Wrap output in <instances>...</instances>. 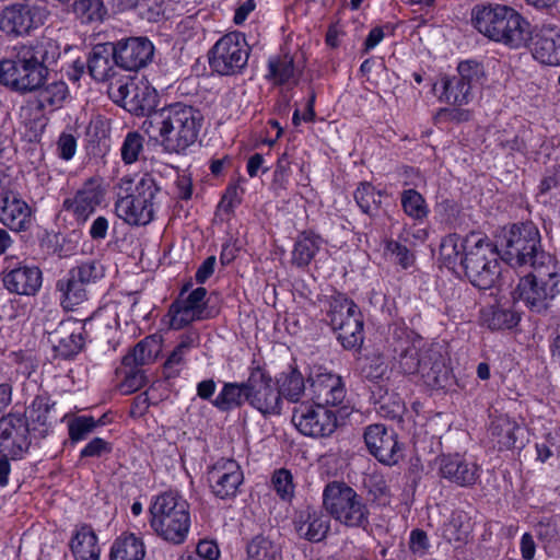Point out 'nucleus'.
I'll return each instance as SVG.
<instances>
[{
    "instance_id": "obj_1",
    "label": "nucleus",
    "mask_w": 560,
    "mask_h": 560,
    "mask_svg": "<svg viewBox=\"0 0 560 560\" xmlns=\"http://www.w3.org/2000/svg\"><path fill=\"white\" fill-rule=\"evenodd\" d=\"M499 253L483 234L471 232L465 236L446 235L440 245L442 264L456 275L464 273L477 288H491L499 273Z\"/></svg>"
},
{
    "instance_id": "obj_2",
    "label": "nucleus",
    "mask_w": 560,
    "mask_h": 560,
    "mask_svg": "<svg viewBox=\"0 0 560 560\" xmlns=\"http://www.w3.org/2000/svg\"><path fill=\"white\" fill-rule=\"evenodd\" d=\"M201 122L199 110L175 103L150 114L142 122V130L164 152L182 154L196 143Z\"/></svg>"
},
{
    "instance_id": "obj_3",
    "label": "nucleus",
    "mask_w": 560,
    "mask_h": 560,
    "mask_svg": "<svg viewBox=\"0 0 560 560\" xmlns=\"http://www.w3.org/2000/svg\"><path fill=\"white\" fill-rule=\"evenodd\" d=\"M471 24L485 37L511 48H521L530 38L529 23L512 7L500 3L477 4Z\"/></svg>"
},
{
    "instance_id": "obj_4",
    "label": "nucleus",
    "mask_w": 560,
    "mask_h": 560,
    "mask_svg": "<svg viewBox=\"0 0 560 560\" xmlns=\"http://www.w3.org/2000/svg\"><path fill=\"white\" fill-rule=\"evenodd\" d=\"M560 295V265L548 253L538 254L532 271L522 277L514 290V298L534 313L546 312Z\"/></svg>"
},
{
    "instance_id": "obj_5",
    "label": "nucleus",
    "mask_w": 560,
    "mask_h": 560,
    "mask_svg": "<svg viewBox=\"0 0 560 560\" xmlns=\"http://www.w3.org/2000/svg\"><path fill=\"white\" fill-rule=\"evenodd\" d=\"M149 514L150 526L161 539L173 545L185 542L191 516L189 503L180 494L166 491L153 497Z\"/></svg>"
},
{
    "instance_id": "obj_6",
    "label": "nucleus",
    "mask_w": 560,
    "mask_h": 560,
    "mask_svg": "<svg viewBox=\"0 0 560 560\" xmlns=\"http://www.w3.org/2000/svg\"><path fill=\"white\" fill-rule=\"evenodd\" d=\"M52 61H55L54 55L51 58L45 55L40 62L31 48L24 47L14 58L0 61V83L21 93L35 91L44 83L47 75L44 62Z\"/></svg>"
},
{
    "instance_id": "obj_7",
    "label": "nucleus",
    "mask_w": 560,
    "mask_h": 560,
    "mask_svg": "<svg viewBox=\"0 0 560 560\" xmlns=\"http://www.w3.org/2000/svg\"><path fill=\"white\" fill-rule=\"evenodd\" d=\"M323 504L331 517L345 526L364 527L369 524L365 500L343 482H330L325 487Z\"/></svg>"
},
{
    "instance_id": "obj_8",
    "label": "nucleus",
    "mask_w": 560,
    "mask_h": 560,
    "mask_svg": "<svg viewBox=\"0 0 560 560\" xmlns=\"http://www.w3.org/2000/svg\"><path fill=\"white\" fill-rule=\"evenodd\" d=\"M159 191L155 179L143 174L135 184L131 194L117 199L116 215L129 225H147L154 218Z\"/></svg>"
},
{
    "instance_id": "obj_9",
    "label": "nucleus",
    "mask_w": 560,
    "mask_h": 560,
    "mask_svg": "<svg viewBox=\"0 0 560 560\" xmlns=\"http://www.w3.org/2000/svg\"><path fill=\"white\" fill-rule=\"evenodd\" d=\"M540 235L537 228L532 223L513 224L504 228L499 236V248L506 262L511 266H523L533 262L538 254Z\"/></svg>"
},
{
    "instance_id": "obj_10",
    "label": "nucleus",
    "mask_w": 560,
    "mask_h": 560,
    "mask_svg": "<svg viewBox=\"0 0 560 560\" xmlns=\"http://www.w3.org/2000/svg\"><path fill=\"white\" fill-rule=\"evenodd\" d=\"M330 325L346 349H355L363 342V318L358 305L338 294L332 298L329 310Z\"/></svg>"
},
{
    "instance_id": "obj_11",
    "label": "nucleus",
    "mask_w": 560,
    "mask_h": 560,
    "mask_svg": "<svg viewBox=\"0 0 560 560\" xmlns=\"http://www.w3.org/2000/svg\"><path fill=\"white\" fill-rule=\"evenodd\" d=\"M249 46L241 32H230L217 40L209 54L211 69L221 75L240 73L247 65Z\"/></svg>"
},
{
    "instance_id": "obj_12",
    "label": "nucleus",
    "mask_w": 560,
    "mask_h": 560,
    "mask_svg": "<svg viewBox=\"0 0 560 560\" xmlns=\"http://www.w3.org/2000/svg\"><path fill=\"white\" fill-rule=\"evenodd\" d=\"M109 94L129 113L147 117L154 112L159 101L156 90L144 77L119 80L109 86Z\"/></svg>"
},
{
    "instance_id": "obj_13",
    "label": "nucleus",
    "mask_w": 560,
    "mask_h": 560,
    "mask_svg": "<svg viewBox=\"0 0 560 560\" xmlns=\"http://www.w3.org/2000/svg\"><path fill=\"white\" fill-rule=\"evenodd\" d=\"M51 13L50 2L7 5L0 12V31L11 37L27 35L42 26Z\"/></svg>"
},
{
    "instance_id": "obj_14",
    "label": "nucleus",
    "mask_w": 560,
    "mask_h": 560,
    "mask_svg": "<svg viewBox=\"0 0 560 560\" xmlns=\"http://www.w3.org/2000/svg\"><path fill=\"white\" fill-rule=\"evenodd\" d=\"M292 423L296 430L310 438H328L338 428L335 410L318 402H301L294 407Z\"/></svg>"
},
{
    "instance_id": "obj_15",
    "label": "nucleus",
    "mask_w": 560,
    "mask_h": 560,
    "mask_svg": "<svg viewBox=\"0 0 560 560\" xmlns=\"http://www.w3.org/2000/svg\"><path fill=\"white\" fill-rule=\"evenodd\" d=\"M247 402L264 417L281 415L283 400L271 375L260 366L249 371L246 381Z\"/></svg>"
},
{
    "instance_id": "obj_16",
    "label": "nucleus",
    "mask_w": 560,
    "mask_h": 560,
    "mask_svg": "<svg viewBox=\"0 0 560 560\" xmlns=\"http://www.w3.org/2000/svg\"><path fill=\"white\" fill-rule=\"evenodd\" d=\"M32 432L24 419L18 412H10L0 420V453L3 457L18 459L30 447Z\"/></svg>"
},
{
    "instance_id": "obj_17",
    "label": "nucleus",
    "mask_w": 560,
    "mask_h": 560,
    "mask_svg": "<svg viewBox=\"0 0 560 560\" xmlns=\"http://www.w3.org/2000/svg\"><path fill=\"white\" fill-rule=\"evenodd\" d=\"M105 197V189L98 178L88 179L72 196L63 201V209L82 224L96 211Z\"/></svg>"
},
{
    "instance_id": "obj_18",
    "label": "nucleus",
    "mask_w": 560,
    "mask_h": 560,
    "mask_svg": "<svg viewBox=\"0 0 560 560\" xmlns=\"http://www.w3.org/2000/svg\"><path fill=\"white\" fill-rule=\"evenodd\" d=\"M244 475L234 459L221 458L208 472V481L213 494L221 499L233 498L243 483Z\"/></svg>"
},
{
    "instance_id": "obj_19",
    "label": "nucleus",
    "mask_w": 560,
    "mask_h": 560,
    "mask_svg": "<svg viewBox=\"0 0 560 560\" xmlns=\"http://www.w3.org/2000/svg\"><path fill=\"white\" fill-rule=\"evenodd\" d=\"M154 46L147 37H129L119 40L115 48L117 66L128 71L145 67L153 58Z\"/></svg>"
},
{
    "instance_id": "obj_20",
    "label": "nucleus",
    "mask_w": 560,
    "mask_h": 560,
    "mask_svg": "<svg viewBox=\"0 0 560 560\" xmlns=\"http://www.w3.org/2000/svg\"><path fill=\"white\" fill-rule=\"evenodd\" d=\"M364 442L369 452L383 464L394 465L401 457L395 432L383 424L369 425L364 432Z\"/></svg>"
},
{
    "instance_id": "obj_21",
    "label": "nucleus",
    "mask_w": 560,
    "mask_h": 560,
    "mask_svg": "<svg viewBox=\"0 0 560 560\" xmlns=\"http://www.w3.org/2000/svg\"><path fill=\"white\" fill-rule=\"evenodd\" d=\"M206 294L205 288H197L186 298L180 296L174 302L167 314L171 328L182 329L195 320L202 319L206 311Z\"/></svg>"
},
{
    "instance_id": "obj_22",
    "label": "nucleus",
    "mask_w": 560,
    "mask_h": 560,
    "mask_svg": "<svg viewBox=\"0 0 560 560\" xmlns=\"http://www.w3.org/2000/svg\"><path fill=\"white\" fill-rule=\"evenodd\" d=\"M308 380L316 402L325 406H337L343 401L346 388L339 375L318 368L311 372Z\"/></svg>"
},
{
    "instance_id": "obj_23",
    "label": "nucleus",
    "mask_w": 560,
    "mask_h": 560,
    "mask_svg": "<svg viewBox=\"0 0 560 560\" xmlns=\"http://www.w3.org/2000/svg\"><path fill=\"white\" fill-rule=\"evenodd\" d=\"M0 223L13 232L27 231L32 225V210L19 194H0Z\"/></svg>"
},
{
    "instance_id": "obj_24",
    "label": "nucleus",
    "mask_w": 560,
    "mask_h": 560,
    "mask_svg": "<svg viewBox=\"0 0 560 560\" xmlns=\"http://www.w3.org/2000/svg\"><path fill=\"white\" fill-rule=\"evenodd\" d=\"M24 419L35 438H44L57 421L55 402L47 395H37L26 408Z\"/></svg>"
},
{
    "instance_id": "obj_25",
    "label": "nucleus",
    "mask_w": 560,
    "mask_h": 560,
    "mask_svg": "<svg viewBox=\"0 0 560 560\" xmlns=\"http://www.w3.org/2000/svg\"><path fill=\"white\" fill-rule=\"evenodd\" d=\"M440 474L443 478L460 487L474 485L479 476V466L460 455H444L439 459Z\"/></svg>"
},
{
    "instance_id": "obj_26",
    "label": "nucleus",
    "mask_w": 560,
    "mask_h": 560,
    "mask_svg": "<svg viewBox=\"0 0 560 560\" xmlns=\"http://www.w3.org/2000/svg\"><path fill=\"white\" fill-rule=\"evenodd\" d=\"M4 288L19 295H34L42 287L43 277L35 266H19L2 272Z\"/></svg>"
},
{
    "instance_id": "obj_27",
    "label": "nucleus",
    "mask_w": 560,
    "mask_h": 560,
    "mask_svg": "<svg viewBox=\"0 0 560 560\" xmlns=\"http://www.w3.org/2000/svg\"><path fill=\"white\" fill-rule=\"evenodd\" d=\"M294 528L299 537L308 541H320L330 528V521L322 511L307 508L298 512Z\"/></svg>"
},
{
    "instance_id": "obj_28",
    "label": "nucleus",
    "mask_w": 560,
    "mask_h": 560,
    "mask_svg": "<svg viewBox=\"0 0 560 560\" xmlns=\"http://www.w3.org/2000/svg\"><path fill=\"white\" fill-rule=\"evenodd\" d=\"M69 547L74 560H100L98 538L89 525H80L74 528Z\"/></svg>"
},
{
    "instance_id": "obj_29",
    "label": "nucleus",
    "mask_w": 560,
    "mask_h": 560,
    "mask_svg": "<svg viewBox=\"0 0 560 560\" xmlns=\"http://www.w3.org/2000/svg\"><path fill=\"white\" fill-rule=\"evenodd\" d=\"M533 55L541 63L560 66V27L544 28L535 42Z\"/></svg>"
},
{
    "instance_id": "obj_30",
    "label": "nucleus",
    "mask_w": 560,
    "mask_h": 560,
    "mask_svg": "<svg viewBox=\"0 0 560 560\" xmlns=\"http://www.w3.org/2000/svg\"><path fill=\"white\" fill-rule=\"evenodd\" d=\"M147 547L141 536L124 532L115 538L110 546V560H144Z\"/></svg>"
},
{
    "instance_id": "obj_31",
    "label": "nucleus",
    "mask_w": 560,
    "mask_h": 560,
    "mask_svg": "<svg viewBox=\"0 0 560 560\" xmlns=\"http://www.w3.org/2000/svg\"><path fill=\"white\" fill-rule=\"evenodd\" d=\"M115 65L114 49L107 45H96L86 62L90 75L98 82H105L114 75Z\"/></svg>"
},
{
    "instance_id": "obj_32",
    "label": "nucleus",
    "mask_w": 560,
    "mask_h": 560,
    "mask_svg": "<svg viewBox=\"0 0 560 560\" xmlns=\"http://www.w3.org/2000/svg\"><path fill=\"white\" fill-rule=\"evenodd\" d=\"M406 348L401 347L399 365L405 374L420 375L422 365L425 363V350L423 339L415 332L407 334Z\"/></svg>"
},
{
    "instance_id": "obj_33",
    "label": "nucleus",
    "mask_w": 560,
    "mask_h": 560,
    "mask_svg": "<svg viewBox=\"0 0 560 560\" xmlns=\"http://www.w3.org/2000/svg\"><path fill=\"white\" fill-rule=\"evenodd\" d=\"M51 10L60 8L72 7L73 13L82 23L101 22L106 14L103 0H52Z\"/></svg>"
},
{
    "instance_id": "obj_34",
    "label": "nucleus",
    "mask_w": 560,
    "mask_h": 560,
    "mask_svg": "<svg viewBox=\"0 0 560 560\" xmlns=\"http://www.w3.org/2000/svg\"><path fill=\"white\" fill-rule=\"evenodd\" d=\"M425 363L420 372V380L429 387H443L448 378V368L442 355L432 350H425Z\"/></svg>"
},
{
    "instance_id": "obj_35",
    "label": "nucleus",
    "mask_w": 560,
    "mask_h": 560,
    "mask_svg": "<svg viewBox=\"0 0 560 560\" xmlns=\"http://www.w3.org/2000/svg\"><path fill=\"white\" fill-rule=\"evenodd\" d=\"M323 246L324 240L319 235L312 232L300 234L292 250V262L298 267L310 265Z\"/></svg>"
},
{
    "instance_id": "obj_36",
    "label": "nucleus",
    "mask_w": 560,
    "mask_h": 560,
    "mask_svg": "<svg viewBox=\"0 0 560 560\" xmlns=\"http://www.w3.org/2000/svg\"><path fill=\"white\" fill-rule=\"evenodd\" d=\"M244 401H247V386L246 382L242 383H225L212 405L220 411H230L241 407Z\"/></svg>"
},
{
    "instance_id": "obj_37",
    "label": "nucleus",
    "mask_w": 560,
    "mask_h": 560,
    "mask_svg": "<svg viewBox=\"0 0 560 560\" xmlns=\"http://www.w3.org/2000/svg\"><path fill=\"white\" fill-rule=\"evenodd\" d=\"M57 289L60 292L61 305L67 310H72L86 300L84 283L71 273L58 281Z\"/></svg>"
},
{
    "instance_id": "obj_38",
    "label": "nucleus",
    "mask_w": 560,
    "mask_h": 560,
    "mask_svg": "<svg viewBox=\"0 0 560 560\" xmlns=\"http://www.w3.org/2000/svg\"><path fill=\"white\" fill-rule=\"evenodd\" d=\"M275 384L280 397L291 402H298L305 390L303 375L296 370L279 374Z\"/></svg>"
},
{
    "instance_id": "obj_39",
    "label": "nucleus",
    "mask_w": 560,
    "mask_h": 560,
    "mask_svg": "<svg viewBox=\"0 0 560 560\" xmlns=\"http://www.w3.org/2000/svg\"><path fill=\"white\" fill-rule=\"evenodd\" d=\"M520 430V425L506 416L497 418L490 428L491 435L500 450L514 447Z\"/></svg>"
},
{
    "instance_id": "obj_40",
    "label": "nucleus",
    "mask_w": 560,
    "mask_h": 560,
    "mask_svg": "<svg viewBox=\"0 0 560 560\" xmlns=\"http://www.w3.org/2000/svg\"><path fill=\"white\" fill-rule=\"evenodd\" d=\"M68 96V85L63 81H54L38 91V106L43 109L56 110L63 106Z\"/></svg>"
},
{
    "instance_id": "obj_41",
    "label": "nucleus",
    "mask_w": 560,
    "mask_h": 560,
    "mask_svg": "<svg viewBox=\"0 0 560 560\" xmlns=\"http://www.w3.org/2000/svg\"><path fill=\"white\" fill-rule=\"evenodd\" d=\"M199 336L195 331H189L180 337V340L165 362V369L170 373H177L186 361L191 349L198 347Z\"/></svg>"
},
{
    "instance_id": "obj_42",
    "label": "nucleus",
    "mask_w": 560,
    "mask_h": 560,
    "mask_svg": "<svg viewBox=\"0 0 560 560\" xmlns=\"http://www.w3.org/2000/svg\"><path fill=\"white\" fill-rule=\"evenodd\" d=\"M400 202L405 214L415 221L422 222L430 213L424 197L412 188L401 192Z\"/></svg>"
},
{
    "instance_id": "obj_43",
    "label": "nucleus",
    "mask_w": 560,
    "mask_h": 560,
    "mask_svg": "<svg viewBox=\"0 0 560 560\" xmlns=\"http://www.w3.org/2000/svg\"><path fill=\"white\" fill-rule=\"evenodd\" d=\"M442 86L443 93L440 98L448 104L463 106L472 98L471 89L454 78L443 77Z\"/></svg>"
},
{
    "instance_id": "obj_44",
    "label": "nucleus",
    "mask_w": 560,
    "mask_h": 560,
    "mask_svg": "<svg viewBox=\"0 0 560 560\" xmlns=\"http://www.w3.org/2000/svg\"><path fill=\"white\" fill-rule=\"evenodd\" d=\"M248 560H280L281 552L277 544L268 537L258 535L247 545Z\"/></svg>"
},
{
    "instance_id": "obj_45",
    "label": "nucleus",
    "mask_w": 560,
    "mask_h": 560,
    "mask_svg": "<svg viewBox=\"0 0 560 560\" xmlns=\"http://www.w3.org/2000/svg\"><path fill=\"white\" fill-rule=\"evenodd\" d=\"M382 196L381 190H376L374 186L366 182L361 183L354 192V199L359 208L369 215L374 214L380 209Z\"/></svg>"
},
{
    "instance_id": "obj_46",
    "label": "nucleus",
    "mask_w": 560,
    "mask_h": 560,
    "mask_svg": "<svg viewBox=\"0 0 560 560\" xmlns=\"http://www.w3.org/2000/svg\"><path fill=\"white\" fill-rule=\"evenodd\" d=\"M520 320V314L513 310L492 308L483 314L485 324L492 330L514 328Z\"/></svg>"
},
{
    "instance_id": "obj_47",
    "label": "nucleus",
    "mask_w": 560,
    "mask_h": 560,
    "mask_svg": "<svg viewBox=\"0 0 560 560\" xmlns=\"http://www.w3.org/2000/svg\"><path fill=\"white\" fill-rule=\"evenodd\" d=\"M295 75L293 58L284 55L269 60L268 77L277 84L290 82Z\"/></svg>"
},
{
    "instance_id": "obj_48",
    "label": "nucleus",
    "mask_w": 560,
    "mask_h": 560,
    "mask_svg": "<svg viewBox=\"0 0 560 560\" xmlns=\"http://www.w3.org/2000/svg\"><path fill=\"white\" fill-rule=\"evenodd\" d=\"M144 151V138L138 131H129L120 147L121 160L125 164H133Z\"/></svg>"
},
{
    "instance_id": "obj_49",
    "label": "nucleus",
    "mask_w": 560,
    "mask_h": 560,
    "mask_svg": "<svg viewBox=\"0 0 560 560\" xmlns=\"http://www.w3.org/2000/svg\"><path fill=\"white\" fill-rule=\"evenodd\" d=\"M98 422L89 416H80L73 418L69 424V436L73 442H80L86 439V436L94 431Z\"/></svg>"
},
{
    "instance_id": "obj_50",
    "label": "nucleus",
    "mask_w": 560,
    "mask_h": 560,
    "mask_svg": "<svg viewBox=\"0 0 560 560\" xmlns=\"http://www.w3.org/2000/svg\"><path fill=\"white\" fill-rule=\"evenodd\" d=\"M70 273L85 284L95 282L103 278L105 270L100 261L88 260L79 265L75 269L71 270Z\"/></svg>"
},
{
    "instance_id": "obj_51",
    "label": "nucleus",
    "mask_w": 560,
    "mask_h": 560,
    "mask_svg": "<svg viewBox=\"0 0 560 560\" xmlns=\"http://www.w3.org/2000/svg\"><path fill=\"white\" fill-rule=\"evenodd\" d=\"M78 137L72 128L63 130L56 142L57 155L63 161H70L75 155Z\"/></svg>"
},
{
    "instance_id": "obj_52",
    "label": "nucleus",
    "mask_w": 560,
    "mask_h": 560,
    "mask_svg": "<svg viewBox=\"0 0 560 560\" xmlns=\"http://www.w3.org/2000/svg\"><path fill=\"white\" fill-rule=\"evenodd\" d=\"M457 70L458 77H454V79L462 83L464 82L465 85H468L470 89H472V86L479 82L483 74L481 66L478 62L471 60L462 61L458 65Z\"/></svg>"
},
{
    "instance_id": "obj_53",
    "label": "nucleus",
    "mask_w": 560,
    "mask_h": 560,
    "mask_svg": "<svg viewBox=\"0 0 560 560\" xmlns=\"http://www.w3.org/2000/svg\"><path fill=\"white\" fill-rule=\"evenodd\" d=\"M272 485L277 493L283 500H290L294 493V486L292 475L287 469H280L275 472L272 477Z\"/></svg>"
},
{
    "instance_id": "obj_54",
    "label": "nucleus",
    "mask_w": 560,
    "mask_h": 560,
    "mask_svg": "<svg viewBox=\"0 0 560 560\" xmlns=\"http://www.w3.org/2000/svg\"><path fill=\"white\" fill-rule=\"evenodd\" d=\"M90 320L97 328L115 329L119 325L115 306H106L96 311Z\"/></svg>"
},
{
    "instance_id": "obj_55",
    "label": "nucleus",
    "mask_w": 560,
    "mask_h": 560,
    "mask_svg": "<svg viewBox=\"0 0 560 560\" xmlns=\"http://www.w3.org/2000/svg\"><path fill=\"white\" fill-rule=\"evenodd\" d=\"M387 370L386 360L381 354H373L366 358V363L363 368V372L368 378L378 380Z\"/></svg>"
},
{
    "instance_id": "obj_56",
    "label": "nucleus",
    "mask_w": 560,
    "mask_h": 560,
    "mask_svg": "<svg viewBox=\"0 0 560 560\" xmlns=\"http://www.w3.org/2000/svg\"><path fill=\"white\" fill-rule=\"evenodd\" d=\"M83 346V338L80 331L72 330L66 338L59 340L57 346L62 355L69 357L78 353Z\"/></svg>"
},
{
    "instance_id": "obj_57",
    "label": "nucleus",
    "mask_w": 560,
    "mask_h": 560,
    "mask_svg": "<svg viewBox=\"0 0 560 560\" xmlns=\"http://www.w3.org/2000/svg\"><path fill=\"white\" fill-rule=\"evenodd\" d=\"M112 452V445L102 438H94L80 452L81 457H101Z\"/></svg>"
},
{
    "instance_id": "obj_58",
    "label": "nucleus",
    "mask_w": 560,
    "mask_h": 560,
    "mask_svg": "<svg viewBox=\"0 0 560 560\" xmlns=\"http://www.w3.org/2000/svg\"><path fill=\"white\" fill-rule=\"evenodd\" d=\"M385 252L395 256L404 268H407L412 262V255L409 249L396 241H387L385 244Z\"/></svg>"
},
{
    "instance_id": "obj_59",
    "label": "nucleus",
    "mask_w": 560,
    "mask_h": 560,
    "mask_svg": "<svg viewBox=\"0 0 560 560\" xmlns=\"http://www.w3.org/2000/svg\"><path fill=\"white\" fill-rule=\"evenodd\" d=\"M198 560H218L220 550L212 540H200L195 552H188Z\"/></svg>"
},
{
    "instance_id": "obj_60",
    "label": "nucleus",
    "mask_w": 560,
    "mask_h": 560,
    "mask_svg": "<svg viewBox=\"0 0 560 560\" xmlns=\"http://www.w3.org/2000/svg\"><path fill=\"white\" fill-rule=\"evenodd\" d=\"M315 94H312L306 102L303 114L299 109H295L292 116V124L298 127L302 121L311 122L315 119Z\"/></svg>"
},
{
    "instance_id": "obj_61",
    "label": "nucleus",
    "mask_w": 560,
    "mask_h": 560,
    "mask_svg": "<svg viewBox=\"0 0 560 560\" xmlns=\"http://www.w3.org/2000/svg\"><path fill=\"white\" fill-rule=\"evenodd\" d=\"M560 187V165L549 172L539 184V194L545 195Z\"/></svg>"
},
{
    "instance_id": "obj_62",
    "label": "nucleus",
    "mask_w": 560,
    "mask_h": 560,
    "mask_svg": "<svg viewBox=\"0 0 560 560\" xmlns=\"http://www.w3.org/2000/svg\"><path fill=\"white\" fill-rule=\"evenodd\" d=\"M429 237V231L427 228H420L417 225H412L408 229H405L404 241L409 242L411 244H423Z\"/></svg>"
},
{
    "instance_id": "obj_63",
    "label": "nucleus",
    "mask_w": 560,
    "mask_h": 560,
    "mask_svg": "<svg viewBox=\"0 0 560 560\" xmlns=\"http://www.w3.org/2000/svg\"><path fill=\"white\" fill-rule=\"evenodd\" d=\"M108 228V220L105 217L100 215L92 222L89 234L94 241L104 240L107 235Z\"/></svg>"
},
{
    "instance_id": "obj_64",
    "label": "nucleus",
    "mask_w": 560,
    "mask_h": 560,
    "mask_svg": "<svg viewBox=\"0 0 560 560\" xmlns=\"http://www.w3.org/2000/svg\"><path fill=\"white\" fill-rule=\"evenodd\" d=\"M520 550L524 560H533L536 553V544L529 533H524L520 541Z\"/></svg>"
}]
</instances>
